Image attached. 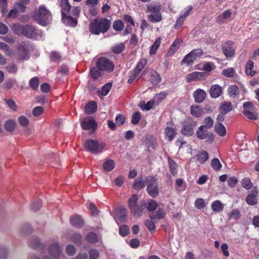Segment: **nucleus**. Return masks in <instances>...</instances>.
Returning a JSON list of instances; mask_svg holds the SVG:
<instances>
[{
    "mask_svg": "<svg viewBox=\"0 0 259 259\" xmlns=\"http://www.w3.org/2000/svg\"><path fill=\"white\" fill-rule=\"evenodd\" d=\"M12 30L18 35H23L29 38L40 40L42 38L41 30L36 29L34 26L26 24H15L12 26Z\"/></svg>",
    "mask_w": 259,
    "mask_h": 259,
    "instance_id": "obj_1",
    "label": "nucleus"
},
{
    "mask_svg": "<svg viewBox=\"0 0 259 259\" xmlns=\"http://www.w3.org/2000/svg\"><path fill=\"white\" fill-rule=\"evenodd\" d=\"M110 25V21L106 18L95 19L90 24V31L94 34L105 33L109 29Z\"/></svg>",
    "mask_w": 259,
    "mask_h": 259,
    "instance_id": "obj_2",
    "label": "nucleus"
},
{
    "mask_svg": "<svg viewBox=\"0 0 259 259\" xmlns=\"http://www.w3.org/2000/svg\"><path fill=\"white\" fill-rule=\"evenodd\" d=\"M33 19L42 26L47 25L51 18L50 11L44 5L40 6L33 15Z\"/></svg>",
    "mask_w": 259,
    "mask_h": 259,
    "instance_id": "obj_3",
    "label": "nucleus"
},
{
    "mask_svg": "<svg viewBox=\"0 0 259 259\" xmlns=\"http://www.w3.org/2000/svg\"><path fill=\"white\" fill-rule=\"evenodd\" d=\"M161 6L159 3H152L147 6L146 13H150L148 19L152 23H157L162 19V15L160 13Z\"/></svg>",
    "mask_w": 259,
    "mask_h": 259,
    "instance_id": "obj_4",
    "label": "nucleus"
},
{
    "mask_svg": "<svg viewBox=\"0 0 259 259\" xmlns=\"http://www.w3.org/2000/svg\"><path fill=\"white\" fill-rule=\"evenodd\" d=\"M85 149L92 153L96 154L102 152L106 147L104 142H99L96 140L88 139L85 141Z\"/></svg>",
    "mask_w": 259,
    "mask_h": 259,
    "instance_id": "obj_5",
    "label": "nucleus"
},
{
    "mask_svg": "<svg viewBox=\"0 0 259 259\" xmlns=\"http://www.w3.org/2000/svg\"><path fill=\"white\" fill-rule=\"evenodd\" d=\"M146 183L148 193L153 198L157 197L159 194V189L156 179L150 176L146 178Z\"/></svg>",
    "mask_w": 259,
    "mask_h": 259,
    "instance_id": "obj_6",
    "label": "nucleus"
},
{
    "mask_svg": "<svg viewBox=\"0 0 259 259\" xmlns=\"http://www.w3.org/2000/svg\"><path fill=\"white\" fill-rule=\"evenodd\" d=\"M97 66L98 69L101 71L111 72L114 69V64L112 62L106 57L98 59Z\"/></svg>",
    "mask_w": 259,
    "mask_h": 259,
    "instance_id": "obj_7",
    "label": "nucleus"
},
{
    "mask_svg": "<svg viewBox=\"0 0 259 259\" xmlns=\"http://www.w3.org/2000/svg\"><path fill=\"white\" fill-rule=\"evenodd\" d=\"M243 113L245 116L251 120H255L257 116L255 113V107L253 104L250 102H244L243 104Z\"/></svg>",
    "mask_w": 259,
    "mask_h": 259,
    "instance_id": "obj_8",
    "label": "nucleus"
},
{
    "mask_svg": "<svg viewBox=\"0 0 259 259\" xmlns=\"http://www.w3.org/2000/svg\"><path fill=\"white\" fill-rule=\"evenodd\" d=\"M209 130L208 128L200 126L196 133L197 137L200 140L206 139L207 141L210 142L213 141L214 136Z\"/></svg>",
    "mask_w": 259,
    "mask_h": 259,
    "instance_id": "obj_9",
    "label": "nucleus"
},
{
    "mask_svg": "<svg viewBox=\"0 0 259 259\" xmlns=\"http://www.w3.org/2000/svg\"><path fill=\"white\" fill-rule=\"evenodd\" d=\"M234 14L232 13L231 9L227 10L224 11L221 14L216 18L217 22L220 24L226 23L228 21L234 19Z\"/></svg>",
    "mask_w": 259,
    "mask_h": 259,
    "instance_id": "obj_10",
    "label": "nucleus"
},
{
    "mask_svg": "<svg viewBox=\"0 0 259 259\" xmlns=\"http://www.w3.org/2000/svg\"><path fill=\"white\" fill-rule=\"evenodd\" d=\"M15 56L20 61L28 60L29 56L27 46L24 44H20L18 47L17 53H15Z\"/></svg>",
    "mask_w": 259,
    "mask_h": 259,
    "instance_id": "obj_11",
    "label": "nucleus"
},
{
    "mask_svg": "<svg viewBox=\"0 0 259 259\" xmlns=\"http://www.w3.org/2000/svg\"><path fill=\"white\" fill-rule=\"evenodd\" d=\"M203 54V51L201 49H195L192 51L190 53L187 54L183 59V61L184 63L189 64H192L194 61L200 57Z\"/></svg>",
    "mask_w": 259,
    "mask_h": 259,
    "instance_id": "obj_12",
    "label": "nucleus"
},
{
    "mask_svg": "<svg viewBox=\"0 0 259 259\" xmlns=\"http://www.w3.org/2000/svg\"><path fill=\"white\" fill-rule=\"evenodd\" d=\"M80 124L81 127L85 130H94L97 126L95 120L93 117L90 116H88L83 118Z\"/></svg>",
    "mask_w": 259,
    "mask_h": 259,
    "instance_id": "obj_13",
    "label": "nucleus"
},
{
    "mask_svg": "<svg viewBox=\"0 0 259 259\" xmlns=\"http://www.w3.org/2000/svg\"><path fill=\"white\" fill-rule=\"evenodd\" d=\"M196 122L194 121H190L186 123L181 130V133L183 135L186 136H191L194 134V128L195 127Z\"/></svg>",
    "mask_w": 259,
    "mask_h": 259,
    "instance_id": "obj_14",
    "label": "nucleus"
},
{
    "mask_svg": "<svg viewBox=\"0 0 259 259\" xmlns=\"http://www.w3.org/2000/svg\"><path fill=\"white\" fill-rule=\"evenodd\" d=\"M127 210L123 207L117 208L115 211L114 219L118 223L124 222L126 217Z\"/></svg>",
    "mask_w": 259,
    "mask_h": 259,
    "instance_id": "obj_15",
    "label": "nucleus"
},
{
    "mask_svg": "<svg viewBox=\"0 0 259 259\" xmlns=\"http://www.w3.org/2000/svg\"><path fill=\"white\" fill-rule=\"evenodd\" d=\"M223 51L227 58L232 57L235 51L233 43L232 41L226 42L223 47Z\"/></svg>",
    "mask_w": 259,
    "mask_h": 259,
    "instance_id": "obj_16",
    "label": "nucleus"
},
{
    "mask_svg": "<svg viewBox=\"0 0 259 259\" xmlns=\"http://www.w3.org/2000/svg\"><path fill=\"white\" fill-rule=\"evenodd\" d=\"M257 190L254 188L251 193L248 194L246 198V202L249 205H254L257 202Z\"/></svg>",
    "mask_w": 259,
    "mask_h": 259,
    "instance_id": "obj_17",
    "label": "nucleus"
},
{
    "mask_svg": "<svg viewBox=\"0 0 259 259\" xmlns=\"http://www.w3.org/2000/svg\"><path fill=\"white\" fill-rule=\"evenodd\" d=\"M164 134L165 139L171 142L176 136V129L172 126H167L165 128Z\"/></svg>",
    "mask_w": 259,
    "mask_h": 259,
    "instance_id": "obj_18",
    "label": "nucleus"
},
{
    "mask_svg": "<svg viewBox=\"0 0 259 259\" xmlns=\"http://www.w3.org/2000/svg\"><path fill=\"white\" fill-rule=\"evenodd\" d=\"M206 94L205 92L200 89H197L193 93V97L196 103H202L205 99Z\"/></svg>",
    "mask_w": 259,
    "mask_h": 259,
    "instance_id": "obj_19",
    "label": "nucleus"
},
{
    "mask_svg": "<svg viewBox=\"0 0 259 259\" xmlns=\"http://www.w3.org/2000/svg\"><path fill=\"white\" fill-rule=\"evenodd\" d=\"M49 253L54 257H57L60 255L61 250L58 243L55 242L51 244L48 248Z\"/></svg>",
    "mask_w": 259,
    "mask_h": 259,
    "instance_id": "obj_20",
    "label": "nucleus"
},
{
    "mask_svg": "<svg viewBox=\"0 0 259 259\" xmlns=\"http://www.w3.org/2000/svg\"><path fill=\"white\" fill-rule=\"evenodd\" d=\"M222 91V88L220 85L218 84H214L212 85L211 87L209 93L212 98H217L220 96Z\"/></svg>",
    "mask_w": 259,
    "mask_h": 259,
    "instance_id": "obj_21",
    "label": "nucleus"
},
{
    "mask_svg": "<svg viewBox=\"0 0 259 259\" xmlns=\"http://www.w3.org/2000/svg\"><path fill=\"white\" fill-rule=\"evenodd\" d=\"M62 20L64 23L70 26L75 27L77 23L76 18H73L69 15L62 16Z\"/></svg>",
    "mask_w": 259,
    "mask_h": 259,
    "instance_id": "obj_22",
    "label": "nucleus"
},
{
    "mask_svg": "<svg viewBox=\"0 0 259 259\" xmlns=\"http://www.w3.org/2000/svg\"><path fill=\"white\" fill-rule=\"evenodd\" d=\"M204 77V73L201 72H194L189 74L186 77L188 82L194 80L201 79Z\"/></svg>",
    "mask_w": 259,
    "mask_h": 259,
    "instance_id": "obj_23",
    "label": "nucleus"
},
{
    "mask_svg": "<svg viewBox=\"0 0 259 259\" xmlns=\"http://www.w3.org/2000/svg\"><path fill=\"white\" fill-rule=\"evenodd\" d=\"M103 168L106 171H110L115 167V162L113 160L106 159L103 163Z\"/></svg>",
    "mask_w": 259,
    "mask_h": 259,
    "instance_id": "obj_24",
    "label": "nucleus"
},
{
    "mask_svg": "<svg viewBox=\"0 0 259 259\" xmlns=\"http://www.w3.org/2000/svg\"><path fill=\"white\" fill-rule=\"evenodd\" d=\"M182 42V40L180 39H176L174 42L170 46L169 49V54L173 55L179 48Z\"/></svg>",
    "mask_w": 259,
    "mask_h": 259,
    "instance_id": "obj_25",
    "label": "nucleus"
},
{
    "mask_svg": "<svg viewBox=\"0 0 259 259\" xmlns=\"http://www.w3.org/2000/svg\"><path fill=\"white\" fill-rule=\"evenodd\" d=\"M212 209L215 212H220L223 211L224 205L219 200L213 201L211 204Z\"/></svg>",
    "mask_w": 259,
    "mask_h": 259,
    "instance_id": "obj_26",
    "label": "nucleus"
},
{
    "mask_svg": "<svg viewBox=\"0 0 259 259\" xmlns=\"http://www.w3.org/2000/svg\"><path fill=\"white\" fill-rule=\"evenodd\" d=\"M145 202L144 201L141 202L140 204L137 205L135 207L134 210H132L131 212L134 214L135 217H140L141 215L142 212L145 208Z\"/></svg>",
    "mask_w": 259,
    "mask_h": 259,
    "instance_id": "obj_27",
    "label": "nucleus"
},
{
    "mask_svg": "<svg viewBox=\"0 0 259 259\" xmlns=\"http://www.w3.org/2000/svg\"><path fill=\"white\" fill-rule=\"evenodd\" d=\"M0 50L5 51V53L8 56L13 57L15 55V52L10 48L6 44L0 42Z\"/></svg>",
    "mask_w": 259,
    "mask_h": 259,
    "instance_id": "obj_28",
    "label": "nucleus"
},
{
    "mask_svg": "<svg viewBox=\"0 0 259 259\" xmlns=\"http://www.w3.org/2000/svg\"><path fill=\"white\" fill-rule=\"evenodd\" d=\"M145 184L146 179L144 180L142 178H139L135 181L133 188L136 190H140L145 187Z\"/></svg>",
    "mask_w": 259,
    "mask_h": 259,
    "instance_id": "obj_29",
    "label": "nucleus"
},
{
    "mask_svg": "<svg viewBox=\"0 0 259 259\" xmlns=\"http://www.w3.org/2000/svg\"><path fill=\"white\" fill-rule=\"evenodd\" d=\"M60 7H61L62 16L66 14L70 10L71 7L68 3V0H61L60 2Z\"/></svg>",
    "mask_w": 259,
    "mask_h": 259,
    "instance_id": "obj_30",
    "label": "nucleus"
},
{
    "mask_svg": "<svg viewBox=\"0 0 259 259\" xmlns=\"http://www.w3.org/2000/svg\"><path fill=\"white\" fill-rule=\"evenodd\" d=\"M253 62L251 60H248L245 66V72L247 75L252 76L255 74V71L253 69Z\"/></svg>",
    "mask_w": 259,
    "mask_h": 259,
    "instance_id": "obj_31",
    "label": "nucleus"
},
{
    "mask_svg": "<svg viewBox=\"0 0 259 259\" xmlns=\"http://www.w3.org/2000/svg\"><path fill=\"white\" fill-rule=\"evenodd\" d=\"M70 223L72 225L76 227H80L83 224V220L79 215H76L71 218Z\"/></svg>",
    "mask_w": 259,
    "mask_h": 259,
    "instance_id": "obj_32",
    "label": "nucleus"
},
{
    "mask_svg": "<svg viewBox=\"0 0 259 259\" xmlns=\"http://www.w3.org/2000/svg\"><path fill=\"white\" fill-rule=\"evenodd\" d=\"M151 74V77L150 80L151 83L154 85L158 84L161 80L160 76L156 71L154 70H152Z\"/></svg>",
    "mask_w": 259,
    "mask_h": 259,
    "instance_id": "obj_33",
    "label": "nucleus"
},
{
    "mask_svg": "<svg viewBox=\"0 0 259 259\" xmlns=\"http://www.w3.org/2000/svg\"><path fill=\"white\" fill-rule=\"evenodd\" d=\"M161 37L157 38L150 49L149 53L151 55L156 54L157 49L160 47L161 44Z\"/></svg>",
    "mask_w": 259,
    "mask_h": 259,
    "instance_id": "obj_34",
    "label": "nucleus"
},
{
    "mask_svg": "<svg viewBox=\"0 0 259 259\" xmlns=\"http://www.w3.org/2000/svg\"><path fill=\"white\" fill-rule=\"evenodd\" d=\"M138 201V196L136 194H133L131 198H129L128 201V206L131 211L134 210L135 207L137 206Z\"/></svg>",
    "mask_w": 259,
    "mask_h": 259,
    "instance_id": "obj_35",
    "label": "nucleus"
},
{
    "mask_svg": "<svg viewBox=\"0 0 259 259\" xmlns=\"http://www.w3.org/2000/svg\"><path fill=\"white\" fill-rule=\"evenodd\" d=\"M97 109V104L95 102H90L85 106V110L87 114H93Z\"/></svg>",
    "mask_w": 259,
    "mask_h": 259,
    "instance_id": "obj_36",
    "label": "nucleus"
},
{
    "mask_svg": "<svg viewBox=\"0 0 259 259\" xmlns=\"http://www.w3.org/2000/svg\"><path fill=\"white\" fill-rule=\"evenodd\" d=\"M215 132L220 136L223 137L226 134V130L225 126L221 123H218L215 125Z\"/></svg>",
    "mask_w": 259,
    "mask_h": 259,
    "instance_id": "obj_37",
    "label": "nucleus"
},
{
    "mask_svg": "<svg viewBox=\"0 0 259 259\" xmlns=\"http://www.w3.org/2000/svg\"><path fill=\"white\" fill-rule=\"evenodd\" d=\"M112 87V83H107L104 85H103L102 88V89L100 91L98 92L99 95L101 96H106L109 91L110 90Z\"/></svg>",
    "mask_w": 259,
    "mask_h": 259,
    "instance_id": "obj_38",
    "label": "nucleus"
},
{
    "mask_svg": "<svg viewBox=\"0 0 259 259\" xmlns=\"http://www.w3.org/2000/svg\"><path fill=\"white\" fill-rule=\"evenodd\" d=\"M203 113V110L198 106H192L191 108V113L195 117H200Z\"/></svg>",
    "mask_w": 259,
    "mask_h": 259,
    "instance_id": "obj_39",
    "label": "nucleus"
},
{
    "mask_svg": "<svg viewBox=\"0 0 259 259\" xmlns=\"http://www.w3.org/2000/svg\"><path fill=\"white\" fill-rule=\"evenodd\" d=\"M240 216V211L237 209L232 210V211L228 214V217L230 220H234L235 221L239 219Z\"/></svg>",
    "mask_w": 259,
    "mask_h": 259,
    "instance_id": "obj_40",
    "label": "nucleus"
},
{
    "mask_svg": "<svg viewBox=\"0 0 259 259\" xmlns=\"http://www.w3.org/2000/svg\"><path fill=\"white\" fill-rule=\"evenodd\" d=\"M228 92L230 97L235 98L239 94V91L236 85H233L229 87Z\"/></svg>",
    "mask_w": 259,
    "mask_h": 259,
    "instance_id": "obj_41",
    "label": "nucleus"
},
{
    "mask_svg": "<svg viewBox=\"0 0 259 259\" xmlns=\"http://www.w3.org/2000/svg\"><path fill=\"white\" fill-rule=\"evenodd\" d=\"M211 165L215 171H219L222 168V164L219 159L213 158L211 162Z\"/></svg>",
    "mask_w": 259,
    "mask_h": 259,
    "instance_id": "obj_42",
    "label": "nucleus"
},
{
    "mask_svg": "<svg viewBox=\"0 0 259 259\" xmlns=\"http://www.w3.org/2000/svg\"><path fill=\"white\" fill-rule=\"evenodd\" d=\"M197 158L200 163H204L208 159V154L206 151H203L197 155Z\"/></svg>",
    "mask_w": 259,
    "mask_h": 259,
    "instance_id": "obj_43",
    "label": "nucleus"
},
{
    "mask_svg": "<svg viewBox=\"0 0 259 259\" xmlns=\"http://www.w3.org/2000/svg\"><path fill=\"white\" fill-rule=\"evenodd\" d=\"M166 95V93L165 92H161L159 94H156L153 99L155 102V105H157L163 101L165 98Z\"/></svg>",
    "mask_w": 259,
    "mask_h": 259,
    "instance_id": "obj_44",
    "label": "nucleus"
},
{
    "mask_svg": "<svg viewBox=\"0 0 259 259\" xmlns=\"http://www.w3.org/2000/svg\"><path fill=\"white\" fill-rule=\"evenodd\" d=\"M90 75L93 79L97 80L101 76V73L97 68L93 67L90 70Z\"/></svg>",
    "mask_w": 259,
    "mask_h": 259,
    "instance_id": "obj_45",
    "label": "nucleus"
},
{
    "mask_svg": "<svg viewBox=\"0 0 259 259\" xmlns=\"http://www.w3.org/2000/svg\"><path fill=\"white\" fill-rule=\"evenodd\" d=\"M203 123L204 124L201 126H203L205 128L210 130L213 126V121L210 117L208 116L204 119Z\"/></svg>",
    "mask_w": 259,
    "mask_h": 259,
    "instance_id": "obj_46",
    "label": "nucleus"
},
{
    "mask_svg": "<svg viewBox=\"0 0 259 259\" xmlns=\"http://www.w3.org/2000/svg\"><path fill=\"white\" fill-rule=\"evenodd\" d=\"M168 164L170 172L172 175H175L177 173V165L175 162L170 159H168Z\"/></svg>",
    "mask_w": 259,
    "mask_h": 259,
    "instance_id": "obj_47",
    "label": "nucleus"
},
{
    "mask_svg": "<svg viewBox=\"0 0 259 259\" xmlns=\"http://www.w3.org/2000/svg\"><path fill=\"white\" fill-rule=\"evenodd\" d=\"M113 28L116 31H120L124 28V24L120 20H116L113 24Z\"/></svg>",
    "mask_w": 259,
    "mask_h": 259,
    "instance_id": "obj_48",
    "label": "nucleus"
},
{
    "mask_svg": "<svg viewBox=\"0 0 259 259\" xmlns=\"http://www.w3.org/2000/svg\"><path fill=\"white\" fill-rule=\"evenodd\" d=\"M15 127V123L12 120H9L5 123V128L8 132H12Z\"/></svg>",
    "mask_w": 259,
    "mask_h": 259,
    "instance_id": "obj_49",
    "label": "nucleus"
},
{
    "mask_svg": "<svg viewBox=\"0 0 259 259\" xmlns=\"http://www.w3.org/2000/svg\"><path fill=\"white\" fill-rule=\"evenodd\" d=\"M221 108L226 114L232 110L233 106L230 102H225L221 105Z\"/></svg>",
    "mask_w": 259,
    "mask_h": 259,
    "instance_id": "obj_50",
    "label": "nucleus"
},
{
    "mask_svg": "<svg viewBox=\"0 0 259 259\" xmlns=\"http://www.w3.org/2000/svg\"><path fill=\"white\" fill-rule=\"evenodd\" d=\"M13 7L19 13H23L25 10L24 4L19 2H15L13 5Z\"/></svg>",
    "mask_w": 259,
    "mask_h": 259,
    "instance_id": "obj_51",
    "label": "nucleus"
},
{
    "mask_svg": "<svg viewBox=\"0 0 259 259\" xmlns=\"http://www.w3.org/2000/svg\"><path fill=\"white\" fill-rule=\"evenodd\" d=\"M195 207L199 209L203 208L205 206V202L202 198H197L195 201Z\"/></svg>",
    "mask_w": 259,
    "mask_h": 259,
    "instance_id": "obj_52",
    "label": "nucleus"
},
{
    "mask_svg": "<svg viewBox=\"0 0 259 259\" xmlns=\"http://www.w3.org/2000/svg\"><path fill=\"white\" fill-rule=\"evenodd\" d=\"M86 238L87 240L91 243H96L98 240L97 235L92 232L88 233Z\"/></svg>",
    "mask_w": 259,
    "mask_h": 259,
    "instance_id": "obj_53",
    "label": "nucleus"
},
{
    "mask_svg": "<svg viewBox=\"0 0 259 259\" xmlns=\"http://www.w3.org/2000/svg\"><path fill=\"white\" fill-rule=\"evenodd\" d=\"M176 144L177 146L179 147L180 149H182L186 147L187 148L188 150L191 149V146L190 145L187 144V143L184 141L182 139H179L176 142Z\"/></svg>",
    "mask_w": 259,
    "mask_h": 259,
    "instance_id": "obj_54",
    "label": "nucleus"
},
{
    "mask_svg": "<svg viewBox=\"0 0 259 259\" xmlns=\"http://www.w3.org/2000/svg\"><path fill=\"white\" fill-rule=\"evenodd\" d=\"M39 84V80L37 77H34L31 78L29 81V85L33 90H36Z\"/></svg>",
    "mask_w": 259,
    "mask_h": 259,
    "instance_id": "obj_55",
    "label": "nucleus"
},
{
    "mask_svg": "<svg viewBox=\"0 0 259 259\" xmlns=\"http://www.w3.org/2000/svg\"><path fill=\"white\" fill-rule=\"evenodd\" d=\"M4 101L7 103L9 107L14 111L17 110V108L15 102L12 99H5Z\"/></svg>",
    "mask_w": 259,
    "mask_h": 259,
    "instance_id": "obj_56",
    "label": "nucleus"
},
{
    "mask_svg": "<svg viewBox=\"0 0 259 259\" xmlns=\"http://www.w3.org/2000/svg\"><path fill=\"white\" fill-rule=\"evenodd\" d=\"M165 215V213L161 209H158L157 211L156 214L155 215H152L150 216L151 219L152 220H154L155 219H161L164 218Z\"/></svg>",
    "mask_w": 259,
    "mask_h": 259,
    "instance_id": "obj_57",
    "label": "nucleus"
},
{
    "mask_svg": "<svg viewBox=\"0 0 259 259\" xmlns=\"http://www.w3.org/2000/svg\"><path fill=\"white\" fill-rule=\"evenodd\" d=\"M158 206V203L154 200H150L147 205V208L150 211H152L156 209Z\"/></svg>",
    "mask_w": 259,
    "mask_h": 259,
    "instance_id": "obj_58",
    "label": "nucleus"
},
{
    "mask_svg": "<svg viewBox=\"0 0 259 259\" xmlns=\"http://www.w3.org/2000/svg\"><path fill=\"white\" fill-rule=\"evenodd\" d=\"M235 73V71L233 68H232L224 69L222 72V74L225 76L227 77H233Z\"/></svg>",
    "mask_w": 259,
    "mask_h": 259,
    "instance_id": "obj_59",
    "label": "nucleus"
},
{
    "mask_svg": "<svg viewBox=\"0 0 259 259\" xmlns=\"http://www.w3.org/2000/svg\"><path fill=\"white\" fill-rule=\"evenodd\" d=\"M147 63V60L145 59H142L140 61V62L137 64L136 68L135 70H136L137 72H139L140 73V72L142 71V70L144 68L145 66L146 65Z\"/></svg>",
    "mask_w": 259,
    "mask_h": 259,
    "instance_id": "obj_60",
    "label": "nucleus"
},
{
    "mask_svg": "<svg viewBox=\"0 0 259 259\" xmlns=\"http://www.w3.org/2000/svg\"><path fill=\"white\" fill-rule=\"evenodd\" d=\"M18 122L21 126L24 127H26L29 124L28 119L24 115H22L18 118Z\"/></svg>",
    "mask_w": 259,
    "mask_h": 259,
    "instance_id": "obj_61",
    "label": "nucleus"
},
{
    "mask_svg": "<svg viewBox=\"0 0 259 259\" xmlns=\"http://www.w3.org/2000/svg\"><path fill=\"white\" fill-rule=\"evenodd\" d=\"M124 48V45L122 44H120L113 46L112 51L115 53L119 54L123 51Z\"/></svg>",
    "mask_w": 259,
    "mask_h": 259,
    "instance_id": "obj_62",
    "label": "nucleus"
},
{
    "mask_svg": "<svg viewBox=\"0 0 259 259\" xmlns=\"http://www.w3.org/2000/svg\"><path fill=\"white\" fill-rule=\"evenodd\" d=\"M43 112V108L40 106H37L33 108L32 113L34 116L37 117L40 115Z\"/></svg>",
    "mask_w": 259,
    "mask_h": 259,
    "instance_id": "obj_63",
    "label": "nucleus"
},
{
    "mask_svg": "<svg viewBox=\"0 0 259 259\" xmlns=\"http://www.w3.org/2000/svg\"><path fill=\"white\" fill-rule=\"evenodd\" d=\"M242 185L243 188L248 190L251 187L252 183L249 179L245 178L242 181Z\"/></svg>",
    "mask_w": 259,
    "mask_h": 259,
    "instance_id": "obj_64",
    "label": "nucleus"
}]
</instances>
